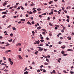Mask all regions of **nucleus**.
<instances>
[{
  "label": "nucleus",
  "instance_id": "38",
  "mask_svg": "<svg viewBox=\"0 0 74 74\" xmlns=\"http://www.w3.org/2000/svg\"><path fill=\"white\" fill-rule=\"evenodd\" d=\"M9 45H10V44H8L6 45L5 46L6 47H8V46H9Z\"/></svg>",
  "mask_w": 74,
  "mask_h": 74
},
{
  "label": "nucleus",
  "instance_id": "24",
  "mask_svg": "<svg viewBox=\"0 0 74 74\" xmlns=\"http://www.w3.org/2000/svg\"><path fill=\"white\" fill-rule=\"evenodd\" d=\"M53 3V1H51L49 2V3L50 4H52Z\"/></svg>",
  "mask_w": 74,
  "mask_h": 74
},
{
  "label": "nucleus",
  "instance_id": "58",
  "mask_svg": "<svg viewBox=\"0 0 74 74\" xmlns=\"http://www.w3.org/2000/svg\"><path fill=\"white\" fill-rule=\"evenodd\" d=\"M58 43L59 44H62V42H61L60 41Z\"/></svg>",
  "mask_w": 74,
  "mask_h": 74
},
{
  "label": "nucleus",
  "instance_id": "59",
  "mask_svg": "<svg viewBox=\"0 0 74 74\" xmlns=\"http://www.w3.org/2000/svg\"><path fill=\"white\" fill-rule=\"evenodd\" d=\"M66 17L68 19H69V16H68L67 15Z\"/></svg>",
  "mask_w": 74,
  "mask_h": 74
},
{
  "label": "nucleus",
  "instance_id": "57",
  "mask_svg": "<svg viewBox=\"0 0 74 74\" xmlns=\"http://www.w3.org/2000/svg\"><path fill=\"white\" fill-rule=\"evenodd\" d=\"M50 19V18H49V17H48L47 19L48 21H49Z\"/></svg>",
  "mask_w": 74,
  "mask_h": 74
},
{
  "label": "nucleus",
  "instance_id": "62",
  "mask_svg": "<svg viewBox=\"0 0 74 74\" xmlns=\"http://www.w3.org/2000/svg\"><path fill=\"white\" fill-rule=\"evenodd\" d=\"M51 14H52V15H53V12H52V11L51 12Z\"/></svg>",
  "mask_w": 74,
  "mask_h": 74
},
{
  "label": "nucleus",
  "instance_id": "13",
  "mask_svg": "<svg viewBox=\"0 0 74 74\" xmlns=\"http://www.w3.org/2000/svg\"><path fill=\"white\" fill-rule=\"evenodd\" d=\"M61 53L62 55H64V51H62L61 52Z\"/></svg>",
  "mask_w": 74,
  "mask_h": 74
},
{
  "label": "nucleus",
  "instance_id": "17",
  "mask_svg": "<svg viewBox=\"0 0 74 74\" xmlns=\"http://www.w3.org/2000/svg\"><path fill=\"white\" fill-rule=\"evenodd\" d=\"M21 21H25V19H22L21 20Z\"/></svg>",
  "mask_w": 74,
  "mask_h": 74
},
{
  "label": "nucleus",
  "instance_id": "48",
  "mask_svg": "<svg viewBox=\"0 0 74 74\" xmlns=\"http://www.w3.org/2000/svg\"><path fill=\"white\" fill-rule=\"evenodd\" d=\"M14 8L13 7H11L9 8V9H12V8Z\"/></svg>",
  "mask_w": 74,
  "mask_h": 74
},
{
  "label": "nucleus",
  "instance_id": "52",
  "mask_svg": "<svg viewBox=\"0 0 74 74\" xmlns=\"http://www.w3.org/2000/svg\"><path fill=\"white\" fill-rule=\"evenodd\" d=\"M42 30H43V31L44 32H45L46 31V30H45V29H42Z\"/></svg>",
  "mask_w": 74,
  "mask_h": 74
},
{
  "label": "nucleus",
  "instance_id": "21",
  "mask_svg": "<svg viewBox=\"0 0 74 74\" xmlns=\"http://www.w3.org/2000/svg\"><path fill=\"white\" fill-rule=\"evenodd\" d=\"M55 26L56 27H59V26L58 25H55Z\"/></svg>",
  "mask_w": 74,
  "mask_h": 74
},
{
  "label": "nucleus",
  "instance_id": "36",
  "mask_svg": "<svg viewBox=\"0 0 74 74\" xmlns=\"http://www.w3.org/2000/svg\"><path fill=\"white\" fill-rule=\"evenodd\" d=\"M4 71H5L6 72H7V71H8V70H7V69H5L4 70Z\"/></svg>",
  "mask_w": 74,
  "mask_h": 74
},
{
  "label": "nucleus",
  "instance_id": "1",
  "mask_svg": "<svg viewBox=\"0 0 74 74\" xmlns=\"http://www.w3.org/2000/svg\"><path fill=\"white\" fill-rule=\"evenodd\" d=\"M36 42V44H40V40H38V41H35Z\"/></svg>",
  "mask_w": 74,
  "mask_h": 74
},
{
  "label": "nucleus",
  "instance_id": "27",
  "mask_svg": "<svg viewBox=\"0 0 74 74\" xmlns=\"http://www.w3.org/2000/svg\"><path fill=\"white\" fill-rule=\"evenodd\" d=\"M32 33L33 34L32 35L34 36V33H35V32H34V31H32Z\"/></svg>",
  "mask_w": 74,
  "mask_h": 74
},
{
  "label": "nucleus",
  "instance_id": "41",
  "mask_svg": "<svg viewBox=\"0 0 74 74\" xmlns=\"http://www.w3.org/2000/svg\"><path fill=\"white\" fill-rule=\"evenodd\" d=\"M1 65H6V64L3 63L1 64Z\"/></svg>",
  "mask_w": 74,
  "mask_h": 74
},
{
  "label": "nucleus",
  "instance_id": "16",
  "mask_svg": "<svg viewBox=\"0 0 74 74\" xmlns=\"http://www.w3.org/2000/svg\"><path fill=\"white\" fill-rule=\"evenodd\" d=\"M12 29H13V30L14 31V30H16V28H15V27H13L12 28Z\"/></svg>",
  "mask_w": 74,
  "mask_h": 74
},
{
  "label": "nucleus",
  "instance_id": "3",
  "mask_svg": "<svg viewBox=\"0 0 74 74\" xmlns=\"http://www.w3.org/2000/svg\"><path fill=\"white\" fill-rule=\"evenodd\" d=\"M20 8H21V9H22V10H24V8H23V7L22 6H20Z\"/></svg>",
  "mask_w": 74,
  "mask_h": 74
},
{
  "label": "nucleus",
  "instance_id": "53",
  "mask_svg": "<svg viewBox=\"0 0 74 74\" xmlns=\"http://www.w3.org/2000/svg\"><path fill=\"white\" fill-rule=\"evenodd\" d=\"M55 16H54L53 17V20H55Z\"/></svg>",
  "mask_w": 74,
  "mask_h": 74
},
{
  "label": "nucleus",
  "instance_id": "49",
  "mask_svg": "<svg viewBox=\"0 0 74 74\" xmlns=\"http://www.w3.org/2000/svg\"><path fill=\"white\" fill-rule=\"evenodd\" d=\"M25 6H27V3H26L25 4Z\"/></svg>",
  "mask_w": 74,
  "mask_h": 74
},
{
  "label": "nucleus",
  "instance_id": "30",
  "mask_svg": "<svg viewBox=\"0 0 74 74\" xmlns=\"http://www.w3.org/2000/svg\"><path fill=\"white\" fill-rule=\"evenodd\" d=\"M36 12H37V10H34L33 11V12H34V13H36Z\"/></svg>",
  "mask_w": 74,
  "mask_h": 74
},
{
  "label": "nucleus",
  "instance_id": "20",
  "mask_svg": "<svg viewBox=\"0 0 74 74\" xmlns=\"http://www.w3.org/2000/svg\"><path fill=\"white\" fill-rule=\"evenodd\" d=\"M33 5H35V4L33 3L32 4L30 5L31 6H33Z\"/></svg>",
  "mask_w": 74,
  "mask_h": 74
},
{
  "label": "nucleus",
  "instance_id": "5",
  "mask_svg": "<svg viewBox=\"0 0 74 74\" xmlns=\"http://www.w3.org/2000/svg\"><path fill=\"white\" fill-rule=\"evenodd\" d=\"M37 53H38V51H36L34 53L35 54V55H38V54H37Z\"/></svg>",
  "mask_w": 74,
  "mask_h": 74
},
{
  "label": "nucleus",
  "instance_id": "61",
  "mask_svg": "<svg viewBox=\"0 0 74 74\" xmlns=\"http://www.w3.org/2000/svg\"><path fill=\"white\" fill-rule=\"evenodd\" d=\"M25 16L26 17H28V16H29V15H28V14H26L25 15Z\"/></svg>",
  "mask_w": 74,
  "mask_h": 74
},
{
  "label": "nucleus",
  "instance_id": "42",
  "mask_svg": "<svg viewBox=\"0 0 74 74\" xmlns=\"http://www.w3.org/2000/svg\"><path fill=\"white\" fill-rule=\"evenodd\" d=\"M67 54H63V56H67Z\"/></svg>",
  "mask_w": 74,
  "mask_h": 74
},
{
  "label": "nucleus",
  "instance_id": "2",
  "mask_svg": "<svg viewBox=\"0 0 74 74\" xmlns=\"http://www.w3.org/2000/svg\"><path fill=\"white\" fill-rule=\"evenodd\" d=\"M11 51V50H7L6 51H5V53H8V52H10Z\"/></svg>",
  "mask_w": 74,
  "mask_h": 74
},
{
  "label": "nucleus",
  "instance_id": "40",
  "mask_svg": "<svg viewBox=\"0 0 74 74\" xmlns=\"http://www.w3.org/2000/svg\"><path fill=\"white\" fill-rule=\"evenodd\" d=\"M5 15H4V16H2V18H5Z\"/></svg>",
  "mask_w": 74,
  "mask_h": 74
},
{
  "label": "nucleus",
  "instance_id": "29",
  "mask_svg": "<svg viewBox=\"0 0 74 74\" xmlns=\"http://www.w3.org/2000/svg\"><path fill=\"white\" fill-rule=\"evenodd\" d=\"M48 64H49L48 63H46V62H45L44 63V64H45V65H48Z\"/></svg>",
  "mask_w": 74,
  "mask_h": 74
},
{
  "label": "nucleus",
  "instance_id": "18",
  "mask_svg": "<svg viewBox=\"0 0 74 74\" xmlns=\"http://www.w3.org/2000/svg\"><path fill=\"white\" fill-rule=\"evenodd\" d=\"M38 30H40V29H41V27L39 26V27H38L37 28Z\"/></svg>",
  "mask_w": 74,
  "mask_h": 74
},
{
  "label": "nucleus",
  "instance_id": "51",
  "mask_svg": "<svg viewBox=\"0 0 74 74\" xmlns=\"http://www.w3.org/2000/svg\"><path fill=\"white\" fill-rule=\"evenodd\" d=\"M58 14H60V12H59V11L57 12Z\"/></svg>",
  "mask_w": 74,
  "mask_h": 74
},
{
  "label": "nucleus",
  "instance_id": "56",
  "mask_svg": "<svg viewBox=\"0 0 74 74\" xmlns=\"http://www.w3.org/2000/svg\"><path fill=\"white\" fill-rule=\"evenodd\" d=\"M66 21H67V22H69L70 21V20L69 19H67L66 20Z\"/></svg>",
  "mask_w": 74,
  "mask_h": 74
},
{
  "label": "nucleus",
  "instance_id": "7",
  "mask_svg": "<svg viewBox=\"0 0 74 74\" xmlns=\"http://www.w3.org/2000/svg\"><path fill=\"white\" fill-rule=\"evenodd\" d=\"M18 58H19V59H23L22 57V56H21L20 55L18 56Z\"/></svg>",
  "mask_w": 74,
  "mask_h": 74
},
{
  "label": "nucleus",
  "instance_id": "28",
  "mask_svg": "<svg viewBox=\"0 0 74 74\" xmlns=\"http://www.w3.org/2000/svg\"><path fill=\"white\" fill-rule=\"evenodd\" d=\"M8 60L9 62H11V59L10 58H9L8 59Z\"/></svg>",
  "mask_w": 74,
  "mask_h": 74
},
{
  "label": "nucleus",
  "instance_id": "64",
  "mask_svg": "<svg viewBox=\"0 0 74 74\" xmlns=\"http://www.w3.org/2000/svg\"><path fill=\"white\" fill-rule=\"evenodd\" d=\"M40 38H41V39H44V37H42V36H41Z\"/></svg>",
  "mask_w": 74,
  "mask_h": 74
},
{
  "label": "nucleus",
  "instance_id": "11",
  "mask_svg": "<svg viewBox=\"0 0 74 74\" xmlns=\"http://www.w3.org/2000/svg\"><path fill=\"white\" fill-rule=\"evenodd\" d=\"M29 73V72L26 71L24 73V74H27Z\"/></svg>",
  "mask_w": 74,
  "mask_h": 74
},
{
  "label": "nucleus",
  "instance_id": "14",
  "mask_svg": "<svg viewBox=\"0 0 74 74\" xmlns=\"http://www.w3.org/2000/svg\"><path fill=\"white\" fill-rule=\"evenodd\" d=\"M43 57H44V58H48V57H47V56H45L44 55H43Z\"/></svg>",
  "mask_w": 74,
  "mask_h": 74
},
{
  "label": "nucleus",
  "instance_id": "26",
  "mask_svg": "<svg viewBox=\"0 0 74 74\" xmlns=\"http://www.w3.org/2000/svg\"><path fill=\"white\" fill-rule=\"evenodd\" d=\"M41 9L39 8H38L37 9V11H41Z\"/></svg>",
  "mask_w": 74,
  "mask_h": 74
},
{
  "label": "nucleus",
  "instance_id": "60",
  "mask_svg": "<svg viewBox=\"0 0 74 74\" xmlns=\"http://www.w3.org/2000/svg\"><path fill=\"white\" fill-rule=\"evenodd\" d=\"M14 8H16L17 7V5H15L14 6Z\"/></svg>",
  "mask_w": 74,
  "mask_h": 74
},
{
  "label": "nucleus",
  "instance_id": "15",
  "mask_svg": "<svg viewBox=\"0 0 74 74\" xmlns=\"http://www.w3.org/2000/svg\"><path fill=\"white\" fill-rule=\"evenodd\" d=\"M33 14V12L30 11L28 14L29 15H30V14Z\"/></svg>",
  "mask_w": 74,
  "mask_h": 74
},
{
  "label": "nucleus",
  "instance_id": "33",
  "mask_svg": "<svg viewBox=\"0 0 74 74\" xmlns=\"http://www.w3.org/2000/svg\"><path fill=\"white\" fill-rule=\"evenodd\" d=\"M46 61H47V62H49V60L47 58H46Z\"/></svg>",
  "mask_w": 74,
  "mask_h": 74
},
{
  "label": "nucleus",
  "instance_id": "43",
  "mask_svg": "<svg viewBox=\"0 0 74 74\" xmlns=\"http://www.w3.org/2000/svg\"><path fill=\"white\" fill-rule=\"evenodd\" d=\"M10 36H11V37H12V36H13V34H11L10 35Z\"/></svg>",
  "mask_w": 74,
  "mask_h": 74
},
{
  "label": "nucleus",
  "instance_id": "34",
  "mask_svg": "<svg viewBox=\"0 0 74 74\" xmlns=\"http://www.w3.org/2000/svg\"><path fill=\"white\" fill-rule=\"evenodd\" d=\"M63 72H64V73H68V72H66V71H63Z\"/></svg>",
  "mask_w": 74,
  "mask_h": 74
},
{
  "label": "nucleus",
  "instance_id": "55",
  "mask_svg": "<svg viewBox=\"0 0 74 74\" xmlns=\"http://www.w3.org/2000/svg\"><path fill=\"white\" fill-rule=\"evenodd\" d=\"M39 18H41L42 17V16L41 15H39Z\"/></svg>",
  "mask_w": 74,
  "mask_h": 74
},
{
  "label": "nucleus",
  "instance_id": "8",
  "mask_svg": "<svg viewBox=\"0 0 74 74\" xmlns=\"http://www.w3.org/2000/svg\"><path fill=\"white\" fill-rule=\"evenodd\" d=\"M10 63L11 65H12L13 64V62L12 61H10Z\"/></svg>",
  "mask_w": 74,
  "mask_h": 74
},
{
  "label": "nucleus",
  "instance_id": "37",
  "mask_svg": "<svg viewBox=\"0 0 74 74\" xmlns=\"http://www.w3.org/2000/svg\"><path fill=\"white\" fill-rule=\"evenodd\" d=\"M40 41L41 42H44V40H40Z\"/></svg>",
  "mask_w": 74,
  "mask_h": 74
},
{
  "label": "nucleus",
  "instance_id": "46",
  "mask_svg": "<svg viewBox=\"0 0 74 74\" xmlns=\"http://www.w3.org/2000/svg\"><path fill=\"white\" fill-rule=\"evenodd\" d=\"M42 34L45 35V33L44 32H42Z\"/></svg>",
  "mask_w": 74,
  "mask_h": 74
},
{
  "label": "nucleus",
  "instance_id": "19",
  "mask_svg": "<svg viewBox=\"0 0 74 74\" xmlns=\"http://www.w3.org/2000/svg\"><path fill=\"white\" fill-rule=\"evenodd\" d=\"M70 73L71 74H74V72L71 71H70Z\"/></svg>",
  "mask_w": 74,
  "mask_h": 74
},
{
  "label": "nucleus",
  "instance_id": "31",
  "mask_svg": "<svg viewBox=\"0 0 74 74\" xmlns=\"http://www.w3.org/2000/svg\"><path fill=\"white\" fill-rule=\"evenodd\" d=\"M12 39H11L10 40H9L8 41H9V42H12Z\"/></svg>",
  "mask_w": 74,
  "mask_h": 74
},
{
  "label": "nucleus",
  "instance_id": "35",
  "mask_svg": "<svg viewBox=\"0 0 74 74\" xmlns=\"http://www.w3.org/2000/svg\"><path fill=\"white\" fill-rule=\"evenodd\" d=\"M51 74H56V72H51Z\"/></svg>",
  "mask_w": 74,
  "mask_h": 74
},
{
  "label": "nucleus",
  "instance_id": "39",
  "mask_svg": "<svg viewBox=\"0 0 74 74\" xmlns=\"http://www.w3.org/2000/svg\"><path fill=\"white\" fill-rule=\"evenodd\" d=\"M37 71L38 72V73H40V69H38L37 70Z\"/></svg>",
  "mask_w": 74,
  "mask_h": 74
},
{
  "label": "nucleus",
  "instance_id": "6",
  "mask_svg": "<svg viewBox=\"0 0 74 74\" xmlns=\"http://www.w3.org/2000/svg\"><path fill=\"white\" fill-rule=\"evenodd\" d=\"M18 16H19L18 15H17V16H13V18H16L18 17Z\"/></svg>",
  "mask_w": 74,
  "mask_h": 74
},
{
  "label": "nucleus",
  "instance_id": "10",
  "mask_svg": "<svg viewBox=\"0 0 74 74\" xmlns=\"http://www.w3.org/2000/svg\"><path fill=\"white\" fill-rule=\"evenodd\" d=\"M49 23V25L50 26H53V25H52L51 23Z\"/></svg>",
  "mask_w": 74,
  "mask_h": 74
},
{
  "label": "nucleus",
  "instance_id": "47",
  "mask_svg": "<svg viewBox=\"0 0 74 74\" xmlns=\"http://www.w3.org/2000/svg\"><path fill=\"white\" fill-rule=\"evenodd\" d=\"M61 48H62V49H64V48H65V47H61Z\"/></svg>",
  "mask_w": 74,
  "mask_h": 74
},
{
  "label": "nucleus",
  "instance_id": "44",
  "mask_svg": "<svg viewBox=\"0 0 74 74\" xmlns=\"http://www.w3.org/2000/svg\"><path fill=\"white\" fill-rule=\"evenodd\" d=\"M11 25H9V26H8V28H10V27H11Z\"/></svg>",
  "mask_w": 74,
  "mask_h": 74
},
{
  "label": "nucleus",
  "instance_id": "12",
  "mask_svg": "<svg viewBox=\"0 0 74 74\" xmlns=\"http://www.w3.org/2000/svg\"><path fill=\"white\" fill-rule=\"evenodd\" d=\"M27 23L28 24H29V25H32V23H30V22L29 21H28L27 22Z\"/></svg>",
  "mask_w": 74,
  "mask_h": 74
},
{
  "label": "nucleus",
  "instance_id": "23",
  "mask_svg": "<svg viewBox=\"0 0 74 74\" xmlns=\"http://www.w3.org/2000/svg\"><path fill=\"white\" fill-rule=\"evenodd\" d=\"M18 45H21V44L19 43H18L16 45V46H18Z\"/></svg>",
  "mask_w": 74,
  "mask_h": 74
},
{
  "label": "nucleus",
  "instance_id": "22",
  "mask_svg": "<svg viewBox=\"0 0 74 74\" xmlns=\"http://www.w3.org/2000/svg\"><path fill=\"white\" fill-rule=\"evenodd\" d=\"M6 4H7V3H4L3 5V6H5V5H6Z\"/></svg>",
  "mask_w": 74,
  "mask_h": 74
},
{
  "label": "nucleus",
  "instance_id": "4",
  "mask_svg": "<svg viewBox=\"0 0 74 74\" xmlns=\"http://www.w3.org/2000/svg\"><path fill=\"white\" fill-rule=\"evenodd\" d=\"M67 51H73V50L72 49H69L67 50Z\"/></svg>",
  "mask_w": 74,
  "mask_h": 74
},
{
  "label": "nucleus",
  "instance_id": "54",
  "mask_svg": "<svg viewBox=\"0 0 74 74\" xmlns=\"http://www.w3.org/2000/svg\"><path fill=\"white\" fill-rule=\"evenodd\" d=\"M18 50L19 51H21L22 50V49H21V48L19 49H18Z\"/></svg>",
  "mask_w": 74,
  "mask_h": 74
},
{
  "label": "nucleus",
  "instance_id": "25",
  "mask_svg": "<svg viewBox=\"0 0 74 74\" xmlns=\"http://www.w3.org/2000/svg\"><path fill=\"white\" fill-rule=\"evenodd\" d=\"M42 15H47V14L46 13H44L43 14H42Z\"/></svg>",
  "mask_w": 74,
  "mask_h": 74
},
{
  "label": "nucleus",
  "instance_id": "9",
  "mask_svg": "<svg viewBox=\"0 0 74 74\" xmlns=\"http://www.w3.org/2000/svg\"><path fill=\"white\" fill-rule=\"evenodd\" d=\"M0 48H1V49H5V47L0 46Z\"/></svg>",
  "mask_w": 74,
  "mask_h": 74
},
{
  "label": "nucleus",
  "instance_id": "45",
  "mask_svg": "<svg viewBox=\"0 0 74 74\" xmlns=\"http://www.w3.org/2000/svg\"><path fill=\"white\" fill-rule=\"evenodd\" d=\"M32 25H34V21L32 22Z\"/></svg>",
  "mask_w": 74,
  "mask_h": 74
},
{
  "label": "nucleus",
  "instance_id": "63",
  "mask_svg": "<svg viewBox=\"0 0 74 74\" xmlns=\"http://www.w3.org/2000/svg\"><path fill=\"white\" fill-rule=\"evenodd\" d=\"M49 35L50 36H52V34H49Z\"/></svg>",
  "mask_w": 74,
  "mask_h": 74
},
{
  "label": "nucleus",
  "instance_id": "32",
  "mask_svg": "<svg viewBox=\"0 0 74 74\" xmlns=\"http://www.w3.org/2000/svg\"><path fill=\"white\" fill-rule=\"evenodd\" d=\"M27 67H26L25 68V69H24V71H26L27 70Z\"/></svg>",
  "mask_w": 74,
  "mask_h": 74
},
{
  "label": "nucleus",
  "instance_id": "50",
  "mask_svg": "<svg viewBox=\"0 0 74 74\" xmlns=\"http://www.w3.org/2000/svg\"><path fill=\"white\" fill-rule=\"evenodd\" d=\"M3 59L4 60H6V58H5V57H3Z\"/></svg>",
  "mask_w": 74,
  "mask_h": 74
}]
</instances>
